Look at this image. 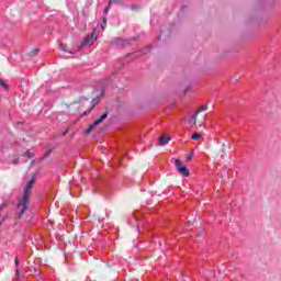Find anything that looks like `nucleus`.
<instances>
[{
	"label": "nucleus",
	"instance_id": "nucleus-21",
	"mask_svg": "<svg viewBox=\"0 0 281 281\" xmlns=\"http://www.w3.org/2000/svg\"><path fill=\"white\" fill-rule=\"evenodd\" d=\"M120 89H124V85L123 86H117Z\"/></svg>",
	"mask_w": 281,
	"mask_h": 281
},
{
	"label": "nucleus",
	"instance_id": "nucleus-13",
	"mask_svg": "<svg viewBox=\"0 0 281 281\" xmlns=\"http://www.w3.org/2000/svg\"><path fill=\"white\" fill-rule=\"evenodd\" d=\"M101 29L102 30L106 29V18L103 19V22L101 23Z\"/></svg>",
	"mask_w": 281,
	"mask_h": 281
},
{
	"label": "nucleus",
	"instance_id": "nucleus-14",
	"mask_svg": "<svg viewBox=\"0 0 281 281\" xmlns=\"http://www.w3.org/2000/svg\"><path fill=\"white\" fill-rule=\"evenodd\" d=\"M192 157H194V154H188L187 161H192Z\"/></svg>",
	"mask_w": 281,
	"mask_h": 281
},
{
	"label": "nucleus",
	"instance_id": "nucleus-5",
	"mask_svg": "<svg viewBox=\"0 0 281 281\" xmlns=\"http://www.w3.org/2000/svg\"><path fill=\"white\" fill-rule=\"evenodd\" d=\"M92 43H93V33L83 38V42L81 43L80 47H87L88 45H91Z\"/></svg>",
	"mask_w": 281,
	"mask_h": 281
},
{
	"label": "nucleus",
	"instance_id": "nucleus-12",
	"mask_svg": "<svg viewBox=\"0 0 281 281\" xmlns=\"http://www.w3.org/2000/svg\"><path fill=\"white\" fill-rule=\"evenodd\" d=\"M191 139H194V140L201 139V134H199V133L193 134V135L191 136Z\"/></svg>",
	"mask_w": 281,
	"mask_h": 281
},
{
	"label": "nucleus",
	"instance_id": "nucleus-6",
	"mask_svg": "<svg viewBox=\"0 0 281 281\" xmlns=\"http://www.w3.org/2000/svg\"><path fill=\"white\" fill-rule=\"evenodd\" d=\"M112 45H116V47H124L126 42L120 37H116L112 41Z\"/></svg>",
	"mask_w": 281,
	"mask_h": 281
},
{
	"label": "nucleus",
	"instance_id": "nucleus-1",
	"mask_svg": "<svg viewBox=\"0 0 281 281\" xmlns=\"http://www.w3.org/2000/svg\"><path fill=\"white\" fill-rule=\"evenodd\" d=\"M34 183H36V176H32L31 180H29L24 187V193L16 205L18 210L22 207L21 212L15 215L18 220L23 218L26 210H30V195L32 194Z\"/></svg>",
	"mask_w": 281,
	"mask_h": 281
},
{
	"label": "nucleus",
	"instance_id": "nucleus-11",
	"mask_svg": "<svg viewBox=\"0 0 281 281\" xmlns=\"http://www.w3.org/2000/svg\"><path fill=\"white\" fill-rule=\"evenodd\" d=\"M38 52H41L38 48H34L33 50H31L29 53V56H36V54H38Z\"/></svg>",
	"mask_w": 281,
	"mask_h": 281
},
{
	"label": "nucleus",
	"instance_id": "nucleus-15",
	"mask_svg": "<svg viewBox=\"0 0 281 281\" xmlns=\"http://www.w3.org/2000/svg\"><path fill=\"white\" fill-rule=\"evenodd\" d=\"M50 154H52V150H48V153L45 154V157H49Z\"/></svg>",
	"mask_w": 281,
	"mask_h": 281
},
{
	"label": "nucleus",
	"instance_id": "nucleus-10",
	"mask_svg": "<svg viewBox=\"0 0 281 281\" xmlns=\"http://www.w3.org/2000/svg\"><path fill=\"white\" fill-rule=\"evenodd\" d=\"M59 49H63V52H66L67 54H74V50H67V49L65 48V44H60V45H59Z\"/></svg>",
	"mask_w": 281,
	"mask_h": 281
},
{
	"label": "nucleus",
	"instance_id": "nucleus-2",
	"mask_svg": "<svg viewBox=\"0 0 281 281\" xmlns=\"http://www.w3.org/2000/svg\"><path fill=\"white\" fill-rule=\"evenodd\" d=\"M202 111H207V105H201L195 113L192 115L190 124L191 126H199V128H201V126H203V124H205V115H202L199 120V113H202Z\"/></svg>",
	"mask_w": 281,
	"mask_h": 281
},
{
	"label": "nucleus",
	"instance_id": "nucleus-17",
	"mask_svg": "<svg viewBox=\"0 0 281 281\" xmlns=\"http://www.w3.org/2000/svg\"><path fill=\"white\" fill-rule=\"evenodd\" d=\"M67 133H69L68 130H66V131L63 133V136L65 137V135H67Z\"/></svg>",
	"mask_w": 281,
	"mask_h": 281
},
{
	"label": "nucleus",
	"instance_id": "nucleus-16",
	"mask_svg": "<svg viewBox=\"0 0 281 281\" xmlns=\"http://www.w3.org/2000/svg\"><path fill=\"white\" fill-rule=\"evenodd\" d=\"M103 12L104 14H109V8H106Z\"/></svg>",
	"mask_w": 281,
	"mask_h": 281
},
{
	"label": "nucleus",
	"instance_id": "nucleus-18",
	"mask_svg": "<svg viewBox=\"0 0 281 281\" xmlns=\"http://www.w3.org/2000/svg\"><path fill=\"white\" fill-rule=\"evenodd\" d=\"M15 276H21V271L16 270Z\"/></svg>",
	"mask_w": 281,
	"mask_h": 281
},
{
	"label": "nucleus",
	"instance_id": "nucleus-7",
	"mask_svg": "<svg viewBox=\"0 0 281 281\" xmlns=\"http://www.w3.org/2000/svg\"><path fill=\"white\" fill-rule=\"evenodd\" d=\"M106 117H109V112H104L98 120L94 121V124L99 126V124H102Z\"/></svg>",
	"mask_w": 281,
	"mask_h": 281
},
{
	"label": "nucleus",
	"instance_id": "nucleus-4",
	"mask_svg": "<svg viewBox=\"0 0 281 281\" xmlns=\"http://www.w3.org/2000/svg\"><path fill=\"white\" fill-rule=\"evenodd\" d=\"M169 143H170V136L162 135L158 138L157 146H165V144H169Z\"/></svg>",
	"mask_w": 281,
	"mask_h": 281
},
{
	"label": "nucleus",
	"instance_id": "nucleus-20",
	"mask_svg": "<svg viewBox=\"0 0 281 281\" xmlns=\"http://www.w3.org/2000/svg\"><path fill=\"white\" fill-rule=\"evenodd\" d=\"M111 3H115V1H113V0H110V2H109V5H111Z\"/></svg>",
	"mask_w": 281,
	"mask_h": 281
},
{
	"label": "nucleus",
	"instance_id": "nucleus-3",
	"mask_svg": "<svg viewBox=\"0 0 281 281\" xmlns=\"http://www.w3.org/2000/svg\"><path fill=\"white\" fill-rule=\"evenodd\" d=\"M175 166L178 172L182 175V177H190V170H188V167H186L180 159H176Z\"/></svg>",
	"mask_w": 281,
	"mask_h": 281
},
{
	"label": "nucleus",
	"instance_id": "nucleus-22",
	"mask_svg": "<svg viewBox=\"0 0 281 281\" xmlns=\"http://www.w3.org/2000/svg\"><path fill=\"white\" fill-rule=\"evenodd\" d=\"M38 281H42L41 279Z\"/></svg>",
	"mask_w": 281,
	"mask_h": 281
},
{
	"label": "nucleus",
	"instance_id": "nucleus-9",
	"mask_svg": "<svg viewBox=\"0 0 281 281\" xmlns=\"http://www.w3.org/2000/svg\"><path fill=\"white\" fill-rule=\"evenodd\" d=\"M0 87H2L5 91L9 89L8 83L3 79H0Z\"/></svg>",
	"mask_w": 281,
	"mask_h": 281
},
{
	"label": "nucleus",
	"instance_id": "nucleus-19",
	"mask_svg": "<svg viewBox=\"0 0 281 281\" xmlns=\"http://www.w3.org/2000/svg\"><path fill=\"white\" fill-rule=\"evenodd\" d=\"M15 267H19V259H15Z\"/></svg>",
	"mask_w": 281,
	"mask_h": 281
},
{
	"label": "nucleus",
	"instance_id": "nucleus-8",
	"mask_svg": "<svg viewBox=\"0 0 281 281\" xmlns=\"http://www.w3.org/2000/svg\"><path fill=\"white\" fill-rule=\"evenodd\" d=\"M97 126H98V124H95V122H93V124H91L90 126H88V128L86 130V134L89 135V133H91L92 131H94Z\"/></svg>",
	"mask_w": 281,
	"mask_h": 281
}]
</instances>
